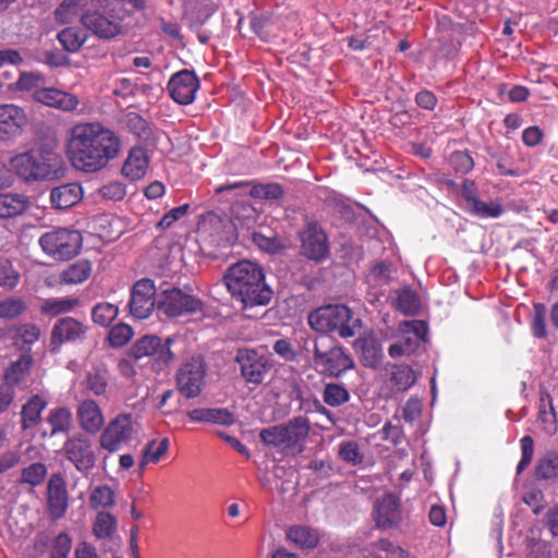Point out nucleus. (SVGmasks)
Masks as SVG:
<instances>
[{
	"label": "nucleus",
	"mask_w": 558,
	"mask_h": 558,
	"mask_svg": "<svg viewBox=\"0 0 558 558\" xmlns=\"http://www.w3.org/2000/svg\"><path fill=\"white\" fill-rule=\"evenodd\" d=\"M119 151V137L100 123H80L71 130L68 155L80 171L92 173L101 170Z\"/></svg>",
	"instance_id": "1"
},
{
	"label": "nucleus",
	"mask_w": 558,
	"mask_h": 558,
	"mask_svg": "<svg viewBox=\"0 0 558 558\" xmlns=\"http://www.w3.org/2000/svg\"><path fill=\"white\" fill-rule=\"evenodd\" d=\"M223 280L228 291L241 301L244 308L267 305L272 298L263 268L253 262L243 259L231 265Z\"/></svg>",
	"instance_id": "2"
},
{
	"label": "nucleus",
	"mask_w": 558,
	"mask_h": 558,
	"mask_svg": "<svg viewBox=\"0 0 558 558\" xmlns=\"http://www.w3.org/2000/svg\"><path fill=\"white\" fill-rule=\"evenodd\" d=\"M10 167L26 183L58 180L66 170L62 157L44 146L13 156Z\"/></svg>",
	"instance_id": "3"
},
{
	"label": "nucleus",
	"mask_w": 558,
	"mask_h": 558,
	"mask_svg": "<svg viewBox=\"0 0 558 558\" xmlns=\"http://www.w3.org/2000/svg\"><path fill=\"white\" fill-rule=\"evenodd\" d=\"M310 432V420L295 416L286 423L262 429L259 438L265 445L279 448L288 456H298L304 451Z\"/></svg>",
	"instance_id": "4"
},
{
	"label": "nucleus",
	"mask_w": 558,
	"mask_h": 558,
	"mask_svg": "<svg viewBox=\"0 0 558 558\" xmlns=\"http://www.w3.org/2000/svg\"><path fill=\"white\" fill-rule=\"evenodd\" d=\"M313 368L322 376L340 378L355 367L350 352L341 344L324 338L313 340Z\"/></svg>",
	"instance_id": "5"
},
{
	"label": "nucleus",
	"mask_w": 558,
	"mask_h": 558,
	"mask_svg": "<svg viewBox=\"0 0 558 558\" xmlns=\"http://www.w3.org/2000/svg\"><path fill=\"white\" fill-rule=\"evenodd\" d=\"M307 320L312 329L322 333L337 331L344 339L354 336V328L359 322L353 320L352 311L341 304L318 307L310 313Z\"/></svg>",
	"instance_id": "6"
},
{
	"label": "nucleus",
	"mask_w": 558,
	"mask_h": 558,
	"mask_svg": "<svg viewBox=\"0 0 558 558\" xmlns=\"http://www.w3.org/2000/svg\"><path fill=\"white\" fill-rule=\"evenodd\" d=\"M82 241V234L77 230L57 228L44 233L39 238V245L50 257L65 260L80 253Z\"/></svg>",
	"instance_id": "7"
},
{
	"label": "nucleus",
	"mask_w": 558,
	"mask_h": 558,
	"mask_svg": "<svg viewBox=\"0 0 558 558\" xmlns=\"http://www.w3.org/2000/svg\"><path fill=\"white\" fill-rule=\"evenodd\" d=\"M62 453L83 476H87L96 466L97 454L94 442L86 434L70 435L63 442Z\"/></svg>",
	"instance_id": "8"
},
{
	"label": "nucleus",
	"mask_w": 558,
	"mask_h": 558,
	"mask_svg": "<svg viewBox=\"0 0 558 558\" xmlns=\"http://www.w3.org/2000/svg\"><path fill=\"white\" fill-rule=\"evenodd\" d=\"M300 255L308 260L322 263L330 254L329 240L324 228L315 220H306L298 231Z\"/></svg>",
	"instance_id": "9"
},
{
	"label": "nucleus",
	"mask_w": 558,
	"mask_h": 558,
	"mask_svg": "<svg viewBox=\"0 0 558 558\" xmlns=\"http://www.w3.org/2000/svg\"><path fill=\"white\" fill-rule=\"evenodd\" d=\"M174 342L172 337L162 340L155 335H146L137 339L129 350V356L138 361L143 357H153L159 368L168 366L174 360V353L171 344Z\"/></svg>",
	"instance_id": "10"
},
{
	"label": "nucleus",
	"mask_w": 558,
	"mask_h": 558,
	"mask_svg": "<svg viewBox=\"0 0 558 558\" xmlns=\"http://www.w3.org/2000/svg\"><path fill=\"white\" fill-rule=\"evenodd\" d=\"M207 365L201 355H194L183 362L177 371V388L185 398L193 399L201 395L205 385Z\"/></svg>",
	"instance_id": "11"
},
{
	"label": "nucleus",
	"mask_w": 558,
	"mask_h": 558,
	"mask_svg": "<svg viewBox=\"0 0 558 558\" xmlns=\"http://www.w3.org/2000/svg\"><path fill=\"white\" fill-rule=\"evenodd\" d=\"M135 434L132 414L121 413L109 421L100 434V447L109 452L119 451Z\"/></svg>",
	"instance_id": "12"
},
{
	"label": "nucleus",
	"mask_w": 558,
	"mask_h": 558,
	"mask_svg": "<svg viewBox=\"0 0 558 558\" xmlns=\"http://www.w3.org/2000/svg\"><path fill=\"white\" fill-rule=\"evenodd\" d=\"M234 193V196L248 194L253 198L263 201H277L284 195V189L279 183H254V181H234L219 185L215 189L216 195Z\"/></svg>",
	"instance_id": "13"
},
{
	"label": "nucleus",
	"mask_w": 558,
	"mask_h": 558,
	"mask_svg": "<svg viewBox=\"0 0 558 558\" xmlns=\"http://www.w3.org/2000/svg\"><path fill=\"white\" fill-rule=\"evenodd\" d=\"M235 362L240 366V374L246 384L257 387L270 369L268 360L254 349H239Z\"/></svg>",
	"instance_id": "14"
},
{
	"label": "nucleus",
	"mask_w": 558,
	"mask_h": 558,
	"mask_svg": "<svg viewBox=\"0 0 558 558\" xmlns=\"http://www.w3.org/2000/svg\"><path fill=\"white\" fill-rule=\"evenodd\" d=\"M158 308L169 317H178L202 311V302L178 288H171L160 293Z\"/></svg>",
	"instance_id": "15"
},
{
	"label": "nucleus",
	"mask_w": 558,
	"mask_h": 558,
	"mask_svg": "<svg viewBox=\"0 0 558 558\" xmlns=\"http://www.w3.org/2000/svg\"><path fill=\"white\" fill-rule=\"evenodd\" d=\"M124 14L114 13L112 10L108 15L97 11L87 10L81 16V22L88 31L101 39H111L121 33L120 22Z\"/></svg>",
	"instance_id": "16"
},
{
	"label": "nucleus",
	"mask_w": 558,
	"mask_h": 558,
	"mask_svg": "<svg viewBox=\"0 0 558 558\" xmlns=\"http://www.w3.org/2000/svg\"><path fill=\"white\" fill-rule=\"evenodd\" d=\"M156 288L154 281L143 278L136 281L129 302L130 314L136 319L147 318L155 308Z\"/></svg>",
	"instance_id": "17"
},
{
	"label": "nucleus",
	"mask_w": 558,
	"mask_h": 558,
	"mask_svg": "<svg viewBox=\"0 0 558 558\" xmlns=\"http://www.w3.org/2000/svg\"><path fill=\"white\" fill-rule=\"evenodd\" d=\"M198 88V77L190 70H182L174 73L167 85L170 97L180 105L192 104Z\"/></svg>",
	"instance_id": "18"
},
{
	"label": "nucleus",
	"mask_w": 558,
	"mask_h": 558,
	"mask_svg": "<svg viewBox=\"0 0 558 558\" xmlns=\"http://www.w3.org/2000/svg\"><path fill=\"white\" fill-rule=\"evenodd\" d=\"M373 518L380 530L397 529L402 521L400 499L393 494L384 495L374 507Z\"/></svg>",
	"instance_id": "19"
},
{
	"label": "nucleus",
	"mask_w": 558,
	"mask_h": 558,
	"mask_svg": "<svg viewBox=\"0 0 558 558\" xmlns=\"http://www.w3.org/2000/svg\"><path fill=\"white\" fill-rule=\"evenodd\" d=\"M76 418L83 432L96 435L105 424V416L99 404L92 398H85L76 408Z\"/></svg>",
	"instance_id": "20"
},
{
	"label": "nucleus",
	"mask_w": 558,
	"mask_h": 558,
	"mask_svg": "<svg viewBox=\"0 0 558 558\" xmlns=\"http://www.w3.org/2000/svg\"><path fill=\"white\" fill-rule=\"evenodd\" d=\"M88 327L73 317H63L56 322L51 330V344L83 341Z\"/></svg>",
	"instance_id": "21"
},
{
	"label": "nucleus",
	"mask_w": 558,
	"mask_h": 558,
	"mask_svg": "<svg viewBox=\"0 0 558 558\" xmlns=\"http://www.w3.org/2000/svg\"><path fill=\"white\" fill-rule=\"evenodd\" d=\"M33 98L37 102L63 111H74L80 104L75 95L53 87L36 89Z\"/></svg>",
	"instance_id": "22"
},
{
	"label": "nucleus",
	"mask_w": 558,
	"mask_h": 558,
	"mask_svg": "<svg viewBox=\"0 0 558 558\" xmlns=\"http://www.w3.org/2000/svg\"><path fill=\"white\" fill-rule=\"evenodd\" d=\"M48 511L53 520L62 518L68 508V492L61 475L53 474L47 488Z\"/></svg>",
	"instance_id": "23"
},
{
	"label": "nucleus",
	"mask_w": 558,
	"mask_h": 558,
	"mask_svg": "<svg viewBox=\"0 0 558 558\" xmlns=\"http://www.w3.org/2000/svg\"><path fill=\"white\" fill-rule=\"evenodd\" d=\"M27 124V116L24 109L14 104L0 105V133L15 136Z\"/></svg>",
	"instance_id": "24"
},
{
	"label": "nucleus",
	"mask_w": 558,
	"mask_h": 558,
	"mask_svg": "<svg viewBox=\"0 0 558 558\" xmlns=\"http://www.w3.org/2000/svg\"><path fill=\"white\" fill-rule=\"evenodd\" d=\"M83 198V189L78 183H64L50 191L51 207L63 210L73 207Z\"/></svg>",
	"instance_id": "25"
},
{
	"label": "nucleus",
	"mask_w": 558,
	"mask_h": 558,
	"mask_svg": "<svg viewBox=\"0 0 558 558\" xmlns=\"http://www.w3.org/2000/svg\"><path fill=\"white\" fill-rule=\"evenodd\" d=\"M34 359L31 353L23 352L17 360L12 361L4 372V383L12 389L26 383L31 375Z\"/></svg>",
	"instance_id": "26"
},
{
	"label": "nucleus",
	"mask_w": 558,
	"mask_h": 558,
	"mask_svg": "<svg viewBox=\"0 0 558 558\" xmlns=\"http://www.w3.org/2000/svg\"><path fill=\"white\" fill-rule=\"evenodd\" d=\"M108 384L109 372L104 364L93 365L81 383L83 388L94 397H105L108 391Z\"/></svg>",
	"instance_id": "27"
},
{
	"label": "nucleus",
	"mask_w": 558,
	"mask_h": 558,
	"mask_svg": "<svg viewBox=\"0 0 558 558\" xmlns=\"http://www.w3.org/2000/svg\"><path fill=\"white\" fill-rule=\"evenodd\" d=\"M187 416L192 422L213 423L223 426H230L235 422L233 413L227 409H194L187 412Z\"/></svg>",
	"instance_id": "28"
},
{
	"label": "nucleus",
	"mask_w": 558,
	"mask_h": 558,
	"mask_svg": "<svg viewBox=\"0 0 558 558\" xmlns=\"http://www.w3.org/2000/svg\"><path fill=\"white\" fill-rule=\"evenodd\" d=\"M148 167V159L143 148L136 147L130 150L122 167V173L135 181L143 178Z\"/></svg>",
	"instance_id": "29"
},
{
	"label": "nucleus",
	"mask_w": 558,
	"mask_h": 558,
	"mask_svg": "<svg viewBox=\"0 0 558 558\" xmlns=\"http://www.w3.org/2000/svg\"><path fill=\"white\" fill-rule=\"evenodd\" d=\"M287 537L301 549H313L319 543L316 529L306 525H293L287 531Z\"/></svg>",
	"instance_id": "30"
},
{
	"label": "nucleus",
	"mask_w": 558,
	"mask_h": 558,
	"mask_svg": "<svg viewBox=\"0 0 558 558\" xmlns=\"http://www.w3.org/2000/svg\"><path fill=\"white\" fill-rule=\"evenodd\" d=\"M535 478L548 483H554L558 480V451H547L537 460Z\"/></svg>",
	"instance_id": "31"
},
{
	"label": "nucleus",
	"mask_w": 558,
	"mask_h": 558,
	"mask_svg": "<svg viewBox=\"0 0 558 558\" xmlns=\"http://www.w3.org/2000/svg\"><path fill=\"white\" fill-rule=\"evenodd\" d=\"M13 345L19 350L29 353L31 345L38 341L40 330L34 324H22L11 330Z\"/></svg>",
	"instance_id": "32"
},
{
	"label": "nucleus",
	"mask_w": 558,
	"mask_h": 558,
	"mask_svg": "<svg viewBox=\"0 0 558 558\" xmlns=\"http://www.w3.org/2000/svg\"><path fill=\"white\" fill-rule=\"evenodd\" d=\"M468 210L480 218H497L504 209L498 202L486 203L477 198L471 193L464 195Z\"/></svg>",
	"instance_id": "33"
},
{
	"label": "nucleus",
	"mask_w": 558,
	"mask_h": 558,
	"mask_svg": "<svg viewBox=\"0 0 558 558\" xmlns=\"http://www.w3.org/2000/svg\"><path fill=\"white\" fill-rule=\"evenodd\" d=\"M92 263L78 259L66 266L60 274V281L65 284H78L88 279L92 274Z\"/></svg>",
	"instance_id": "34"
},
{
	"label": "nucleus",
	"mask_w": 558,
	"mask_h": 558,
	"mask_svg": "<svg viewBox=\"0 0 558 558\" xmlns=\"http://www.w3.org/2000/svg\"><path fill=\"white\" fill-rule=\"evenodd\" d=\"M28 205L26 196L14 193L0 194V218L21 215L28 208Z\"/></svg>",
	"instance_id": "35"
},
{
	"label": "nucleus",
	"mask_w": 558,
	"mask_h": 558,
	"mask_svg": "<svg viewBox=\"0 0 558 558\" xmlns=\"http://www.w3.org/2000/svg\"><path fill=\"white\" fill-rule=\"evenodd\" d=\"M72 412L66 407L51 409L47 416V423L50 425V435L68 434L72 427Z\"/></svg>",
	"instance_id": "36"
},
{
	"label": "nucleus",
	"mask_w": 558,
	"mask_h": 558,
	"mask_svg": "<svg viewBox=\"0 0 558 558\" xmlns=\"http://www.w3.org/2000/svg\"><path fill=\"white\" fill-rule=\"evenodd\" d=\"M47 402L38 395L33 396L23 407L21 411L22 428L27 429L39 423L41 418V412L46 408Z\"/></svg>",
	"instance_id": "37"
},
{
	"label": "nucleus",
	"mask_w": 558,
	"mask_h": 558,
	"mask_svg": "<svg viewBox=\"0 0 558 558\" xmlns=\"http://www.w3.org/2000/svg\"><path fill=\"white\" fill-rule=\"evenodd\" d=\"M538 421L547 433H555L557 429L556 412L553 398L548 392H541L538 404Z\"/></svg>",
	"instance_id": "38"
},
{
	"label": "nucleus",
	"mask_w": 558,
	"mask_h": 558,
	"mask_svg": "<svg viewBox=\"0 0 558 558\" xmlns=\"http://www.w3.org/2000/svg\"><path fill=\"white\" fill-rule=\"evenodd\" d=\"M322 397L327 405L338 408L350 400V392L343 384L331 381L324 385Z\"/></svg>",
	"instance_id": "39"
},
{
	"label": "nucleus",
	"mask_w": 558,
	"mask_h": 558,
	"mask_svg": "<svg viewBox=\"0 0 558 558\" xmlns=\"http://www.w3.org/2000/svg\"><path fill=\"white\" fill-rule=\"evenodd\" d=\"M80 303L77 298H53L45 300L40 305V312L49 316H58L71 312Z\"/></svg>",
	"instance_id": "40"
},
{
	"label": "nucleus",
	"mask_w": 558,
	"mask_h": 558,
	"mask_svg": "<svg viewBox=\"0 0 558 558\" xmlns=\"http://www.w3.org/2000/svg\"><path fill=\"white\" fill-rule=\"evenodd\" d=\"M170 440L165 437L161 440H150L145 445L140 466L143 469L148 463H158L169 450Z\"/></svg>",
	"instance_id": "41"
},
{
	"label": "nucleus",
	"mask_w": 558,
	"mask_h": 558,
	"mask_svg": "<svg viewBox=\"0 0 558 558\" xmlns=\"http://www.w3.org/2000/svg\"><path fill=\"white\" fill-rule=\"evenodd\" d=\"M420 347V339L417 337H410V335L404 333L397 341L390 344L388 354L392 359L411 356Z\"/></svg>",
	"instance_id": "42"
},
{
	"label": "nucleus",
	"mask_w": 558,
	"mask_h": 558,
	"mask_svg": "<svg viewBox=\"0 0 558 558\" xmlns=\"http://www.w3.org/2000/svg\"><path fill=\"white\" fill-rule=\"evenodd\" d=\"M390 380L397 391H407L414 385L416 376L410 366L396 365L391 372Z\"/></svg>",
	"instance_id": "43"
},
{
	"label": "nucleus",
	"mask_w": 558,
	"mask_h": 558,
	"mask_svg": "<svg viewBox=\"0 0 558 558\" xmlns=\"http://www.w3.org/2000/svg\"><path fill=\"white\" fill-rule=\"evenodd\" d=\"M119 307L109 302H100L92 308V319L95 324L108 327L117 318Z\"/></svg>",
	"instance_id": "44"
},
{
	"label": "nucleus",
	"mask_w": 558,
	"mask_h": 558,
	"mask_svg": "<svg viewBox=\"0 0 558 558\" xmlns=\"http://www.w3.org/2000/svg\"><path fill=\"white\" fill-rule=\"evenodd\" d=\"M397 308L405 315H415L421 307L416 292L410 288H403L398 292Z\"/></svg>",
	"instance_id": "45"
},
{
	"label": "nucleus",
	"mask_w": 558,
	"mask_h": 558,
	"mask_svg": "<svg viewBox=\"0 0 558 558\" xmlns=\"http://www.w3.org/2000/svg\"><path fill=\"white\" fill-rule=\"evenodd\" d=\"M92 0H63L54 11L56 20L66 24L77 15L78 11L86 8Z\"/></svg>",
	"instance_id": "46"
},
{
	"label": "nucleus",
	"mask_w": 558,
	"mask_h": 558,
	"mask_svg": "<svg viewBox=\"0 0 558 558\" xmlns=\"http://www.w3.org/2000/svg\"><path fill=\"white\" fill-rule=\"evenodd\" d=\"M86 36L76 27H66L58 34V40L69 52L77 51L84 44Z\"/></svg>",
	"instance_id": "47"
},
{
	"label": "nucleus",
	"mask_w": 558,
	"mask_h": 558,
	"mask_svg": "<svg viewBox=\"0 0 558 558\" xmlns=\"http://www.w3.org/2000/svg\"><path fill=\"white\" fill-rule=\"evenodd\" d=\"M117 529L116 518L108 512H99L96 517L93 533L97 538H109Z\"/></svg>",
	"instance_id": "48"
},
{
	"label": "nucleus",
	"mask_w": 558,
	"mask_h": 558,
	"mask_svg": "<svg viewBox=\"0 0 558 558\" xmlns=\"http://www.w3.org/2000/svg\"><path fill=\"white\" fill-rule=\"evenodd\" d=\"M89 502L93 508H110L114 505V493L107 485L98 486L92 490Z\"/></svg>",
	"instance_id": "49"
},
{
	"label": "nucleus",
	"mask_w": 558,
	"mask_h": 558,
	"mask_svg": "<svg viewBox=\"0 0 558 558\" xmlns=\"http://www.w3.org/2000/svg\"><path fill=\"white\" fill-rule=\"evenodd\" d=\"M20 282V272L8 259L0 260V288L13 290Z\"/></svg>",
	"instance_id": "50"
},
{
	"label": "nucleus",
	"mask_w": 558,
	"mask_h": 558,
	"mask_svg": "<svg viewBox=\"0 0 558 558\" xmlns=\"http://www.w3.org/2000/svg\"><path fill=\"white\" fill-rule=\"evenodd\" d=\"M534 314L531 323V328L533 336L538 339H544L547 337V329H546V316H547V308L542 303H535L533 305Z\"/></svg>",
	"instance_id": "51"
},
{
	"label": "nucleus",
	"mask_w": 558,
	"mask_h": 558,
	"mask_svg": "<svg viewBox=\"0 0 558 558\" xmlns=\"http://www.w3.org/2000/svg\"><path fill=\"white\" fill-rule=\"evenodd\" d=\"M46 475V465L41 462H35L22 470L21 483L37 486L44 482Z\"/></svg>",
	"instance_id": "52"
},
{
	"label": "nucleus",
	"mask_w": 558,
	"mask_h": 558,
	"mask_svg": "<svg viewBox=\"0 0 558 558\" xmlns=\"http://www.w3.org/2000/svg\"><path fill=\"white\" fill-rule=\"evenodd\" d=\"M26 311V304L22 299L8 298L0 302V318L13 319Z\"/></svg>",
	"instance_id": "53"
},
{
	"label": "nucleus",
	"mask_w": 558,
	"mask_h": 558,
	"mask_svg": "<svg viewBox=\"0 0 558 558\" xmlns=\"http://www.w3.org/2000/svg\"><path fill=\"white\" fill-rule=\"evenodd\" d=\"M133 337V329L131 326L120 323L113 326L108 336L110 344L114 348L125 345Z\"/></svg>",
	"instance_id": "54"
},
{
	"label": "nucleus",
	"mask_w": 558,
	"mask_h": 558,
	"mask_svg": "<svg viewBox=\"0 0 558 558\" xmlns=\"http://www.w3.org/2000/svg\"><path fill=\"white\" fill-rule=\"evenodd\" d=\"M125 125L128 129L134 133L140 138H148L150 135V130L148 128V124L146 120H144L138 113L136 112H129L125 114L124 118Z\"/></svg>",
	"instance_id": "55"
},
{
	"label": "nucleus",
	"mask_w": 558,
	"mask_h": 558,
	"mask_svg": "<svg viewBox=\"0 0 558 558\" xmlns=\"http://www.w3.org/2000/svg\"><path fill=\"white\" fill-rule=\"evenodd\" d=\"M338 453L343 461L352 465L363 462V454L360 452L359 446L354 441H342L339 445Z\"/></svg>",
	"instance_id": "56"
},
{
	"label": "nucleus",
	"mask_w": 558,
	"mask_h": 558,
	"mask_svg": "<svg viewBox=\"0 0 558 558\" xmlns=\"http://www.w3.org/2000/svg\"><path fill=\"white\" fill-rule=\"evenodd\" d=\"M522 500L527 505L534 514H538L545 508V496L542 489L531 487L522 497Z\"/></svg>",
	"instance_id": "57"
},
{
	"label": "nucleus",
	"mask_w": 558,
	"mask_h": 558,
	"mask_svg": "<svg viewBox=\"0 0 558 558\" xmlns=\"http://www.w3.org/2000/svg\"><path fill=\"white\" fill-rule=\"evenodd\" d=\"M522 457L517 465V473H522L531 463L534 456V440L530 435H525L520 440Z\"/></svg>",
	"instance_id": "58"
},
{
	"label": "nucleus",
	"mask_w": 558,
	"mask_h": 558,
	"mask_svg": "<svg viewBox=\"0 0 558 558\" xmlns=\"http://www.w3.org/2000/svg\"><path fill=\"white\" fill-rule=\"evenodd\" d=\"M41 76L33 72H22L19 80L14 83V88L17 90H36L40 89L39 84Z\"/></svg>",
	"instance_id": "59"
},
{
	"label": "nucleus",
	"mask_w": 558,
	"mask_h": 558,
	"mask_svg": "<svg viewBox=\"0 0 558 558\" xmlns=\"http://www.w3.org/2000/svg\"><path fill=\"white\" fill-rule=\"evenodd\" d=\"M274 352L287 362H293L298 353L293 344L288 339H278L272 344Z\"/></svg>",
	"instance_id": "60"
},
{
	"label": "nucleus",
	"mask_w": 558,
	"mask_h": 558,
	"mask_svg": "<svg viewBox=\"0 0 558 558\" xmlns=\"http://www.w3.org/2000/svg\"><path fill=\"white\" fill-rule=\"evenodd\" d=\"M72 541L66 533H60L53 541L51 558H66L71 550Z\"/></svg>",
	"instance_id": "61"
},
{
	"label": "nucleus",
	"mask_w": 558,
	"mask_h": 558,
	"mask_svg": "<svg viewBox=\"0 0 558 558\" xmlns=\"http://www.w3.org/2000/svg\"><path fill=\"white\" fill-rule=\"evenodd\" d=\"M450 165L457 172L466 173L473 168V159L464 151H454L449 158Z\"/></svg>",
	"instance_id": "62"
},
{
	"label": "nucleus",
	"mask_w": 558,
	"mask_h": 558,
	"mask_svg": "<svg viewBox=\"0 0 558 558\" xmlns=\"http://www.w3.org/2000/svg\"><path fill=\"white\" fill-rule=\"evenodd\" d=\"M189 204H184L179 207L172 208L162 216V218L157 223V227L160 229H168L173 225L174 221L185 216L189 211Z\"/></svg>",
	"instance_id": "63"
},
{
	"label": "nucleus",
	"mask_w": 558,
	"mask_h": 558,
	"mask_svg": "<svg viewBox=\"0 0 558 558\" xmlns=\"http://www.w3.org/2000/svg\"><path fill=\"white\" fill-rule=\"evenodd\" d=\"M99 194L109 201H120L125 196V186L121 182L112 181L100 187Z\"/></svg>",
	"instance_id": "64"
}]
</instances>
